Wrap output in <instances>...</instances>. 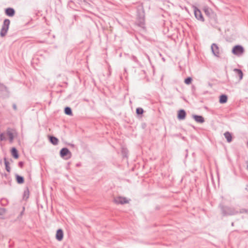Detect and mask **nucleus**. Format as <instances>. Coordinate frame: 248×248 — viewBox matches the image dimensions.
<instances>
[{
  "mask_svg": "<svg viewBox=\"0 0 248 248\" xmlns=\"http://www.w3.org/2000/svg\"><path fill=\"white\" fill-rule=\"evenodd\" d=\"M219 207L223 216H232L238 214V211L236 210L234 208L224 206L221 204H219Z\"/></svg>",
  "mask_w": 248,
  "mask_h": 248,
  "instance_id": "obj_1",
  "label": "nucleus"
},
{
  "mask_svg": "<svg viewBox=\"0 0 248 248\" xmlns=\"http://www.w3.org/2000/svg\"><path fill=\"white\" fill-rule=\"evenodd\" d=\"M10 21L8 19H5L3 23L2 28L0 30V35L1 37H4L6 35L7 31L9 29Z\"/></svg>",
  "mask_w": 248,
  "mask_h": 248,
  "instance_id": "obj_2",
  "label": "nucleus"
},
{
  "mask_svg": "<svg viewBox=\"0 0 248 248\" xmlns=\"http://www.w3.org/2000/svg\"><path fill=\"white\" fill-rule=\"evenodd\" d=\"M144 14L143 11H142L141 12H138L136 23L140 27L143 28L144 25Z\"/></svg>",
  "mask_w": 248,
  "mask_h": 248,
  "instance_id": "obj_3",
  "label": "nucleus"
},
{
  "mask_svg": "<svg viewBox=\"0 0 248 248\" xmlns=\"http://www.w3.org/2000/svg\"><path fill=\"white\" fill-rule=\"evenodd\" d=\"M244 52V48L240 45L235 46L232 49V53L237 56H241Z\"/></svg>",
  "mask_w": 248,
  "mask_h": 248,
  "instance_id": "obj_4",
  "label": "nucleus"
},
{
  "mask_svg": "<svg viewBox=\"0 0 248 248\" xmlns=\"http://www.w3.org/2000/svg\"><path fill=\"white\" fill-rule=\"evenodd\" d=\"M194 12L195 17L199 20L204 21V18L201 11L196 7H194Z\"/></svg>",
  "mask_w": 248,
  "mask_h": 248,
  "instance_id": "obj_5",
  "label": "nucleus"
},
{
  "mask_svg": "<svg viewBox=\"0 0 248 248\" xmlns=\"http://www.w3.org/2000/svg\"><path fill=\"white\" fill-rule=\"evenodd\" d=\"M211 50L214 56L217 57H219V47L216 44L214 43L211 45Z\"/></svg>",
  "mask_w": 248,
  "mask_h": 248,
  "instance_id": "obj_6",
  "label": "nucleus"
},
{
  "mask_svg": "<svg viewBox=\"0 0 248 248\" xmlns=\"http://www.w3.org/2000/svg\"><path fill=\"white\" fill-rule=\"evenodd\" d=\"M5 134L6 135V138L8 137L9 139L10 142L12 143L14 139V131L11 129H8Z\"/></svg>",
  "mask_w": 248,
  "mask_h": 248,
  "instance_id": "obj_7",
  "label": "nucleus"
},
{
  "mask_svg": "<svg viewBox=\"0 0 248 248\" xmlns=\"http://www.w3.org/2000/svg\"><path fill=\"white\" fill-rule=\"evenodd\" d=\"M71 155V152L67 148H63L60 151V155L62 157H64L68 155H69V158H70Z\"/></svg>",
  "mask_w": 248,
  "mask_h": 248,
  "instance_id": "obj_8",
  "label": "nucleus"
},
{
  "mask_svg": "<svg viewBox=\"0 0 248 248\" xmlns=\"http://www.w3.org/2000/svg\"><path fill=\"white\" fill-rule=\"evenodd\" d=\"M114 202L117 204H123L128 202V200L125 198L118 197L114 199Z\"/></svg>",
  "mask_w": 248,
  "mask_h": 248,
  "instance_id": "obj_9",
  "label": "nucleus"
},
{
  "mask_svg": "<svg viewBox=\"0 0 248 248\" xmlns=\"http://www.w3.org/2000/svg\"><path fill=\"white\" fill-rule=\"evenodd\" d=\"M63 232L62 229H59L57 230L56 234V238L58 241H61L63 239Z\"/></svg>",
  "mask_w": 248,
  "mask_h": 248,
  "instance_id": "obj_10",
  "label": "nucleus"
},
{
  "mask_svg": "<svg viewBox=\"0 0 248 248\" xmlns=\"http://www.w3.org/2000/svg\"><path fill=\"white\" fill-rule=\"evenodd\" d=\"M186 112L184 109L178 111L177 118L179 120H184L186 118Z\"/></svg>",
  "mask_w": 248,
  "mask_h": 248,
  "instance_id": "obj_11",
  "label": "nucleus"
},
{
  "mask_svg": "<svg viewBox=\"0 0 248 248\" xmlns=\"http://www.w3.org/2000/svg\"><path fill=\"white\" fill-rule=\"evenodd\" d=\"M5 13L9 16H13L15 14V11L12 8H8L5 9Z\"/></svg>",
  "mask_w": 248,
  "mask_h": 248,
  "instance_id": "obj_12",
  "label": "nucleus"
},
{
  "mask_svg": "<svg viewBox=\"0 0 248 248\" xmlns=\"http://www.w3.org/2000/svg\"><path fill=\"white\" fill-rule=\"evenodd\" d=\"M193 118L195 121L199 123H203L204 122V118L200 115H193Z\"/></svg>",
  "mask_w": 248,
  "mask_h": 248,
  "instance_id": "obj_13",
  "label": "nucleus"
},
{
  "mask_svg": "<svg viewBox=\"0 0 248 248\" xmlns=\"http://www.w3.org/2000/svg\"><path fill=\"white\" fill-rule=\"evenodd\" d=\"M227 96L225 94H222L219 97V102L221 104H224L227 102Z\"/></svg>",
  "mask_w": 248,
  "mask_h": 248,
  "instance_id": "obj_14",
  "label": "nucleus"
},
{
  "mask_svg": "<svg viewBox=\"0 0 248 248\" xmlns=\"http://www.w3.org/2000/svg\"><path fill=\"white\" fill-rule=\"evenodd\" d=\"M233 71L236 73L237 76L239 77V80H241L243 78V74L241 70L239 69H234Z\"/></svg>",
  "mask_w": 248,
  "mask_h": 248,
  "instance_id": "obj_15",
  "label": "nucleus"
},
{
  "mask_svg": "<svg viewBox=\"0 0 248 248\" xmlns=\"http://www.w3.org/2000/svg\"><path fill=\"white\" fill-rule=\"evenodd\" d=\"M11 154L13 157L15 158H17L19 157L17 150L15 147H13L11 150Z\"/></svg>",
  "mask_w": 248,
  "mask_h": 248,
  "instance_id": "obj_16",
  "label": "nucleus"
},
{
  "mask_svg": "<svg viewBox=\"0 0 248 248\" xmlns=\"http://www.w3.org/2000/svg\"><path fill=\"white\" fill-rule=\"evenodd\" d=\"M49 140L50 142L53 145H57L58 143V139L54 136H50L49 137Z\"/></svg>",
  "mask_w": 248,
  "mask_h": 248,
  "instance_id": "obj_17",
  "label": "nucleus"
},
{
  "mask_svg": "<svg viewBox=\"0 0 248 248\" xmlns=\"http://www.w3.org/2000/svg\"><path fill=\"white\" fill-rule=\"evenodd\" d=\"M224 135L225 137V138L226 139L227 141L228 142H230L231 141H232V135L231 134V133L229 132H226L224 134Z\"/></svg>",
  "mask_w": 248,
  "mask_h": 248,
  "instance_id": "obj_18",
  "label": "nucleus"
},
{
  "mask_svg": "<svg viewBox=\"0 0 248 248\" xmlns=\"http://www.w3.org/2000/svg\"><path fill=\"white\" fill-rule=\"evenodd\" d=\"M16 180L18 184H21L24 183L23 177L19 175H16Z\"/></svg>",
  "mask_w": 248,
  "mask_h": 248,
  "instance_id": "obj_19",
  "label": "nucleus"
},
{
  "mask_svg": "<svg viewBox=\"0 0 248 248\" xmlns=\"http://www.w3.org/2000/svg\"><path fill=\"white\" fill-rule=\"evenodd\" d=\"M64 113L68 115H72V111L70 107H66L64 108Z\"/></svg>",
  "mask_w": 248,
  "mask_h": 248,
  "instance_id": "obj_20",
  "label": "nucleus"
},
{
  "mask_svg": "<svg viewBox=\"0 0 248 248\" xmlns=\"http://www.w3.org/2000/svg\"><path fill=\"white\" fill-rule=\"evenodd\" d=\"M4 160L6 170L9 172L11 170L10 167L9 166V162L6 160V158L5 157L4 158Z\"/></svg>",
  "mask_w": 248,
  "mask_h": 248,
  "instance_id": "obj_21",
  "label": "nucleus"
},
{
  "mask_svg": "<svg viewBox=\"0 0 248 248\" xmlns=\"http://www.w3.org/2000/svg\"><path fill=\"white\" fill-rule=\"evenodd\" d=\"M7 138L5 133H1L0 134V140L1 141L5 140Z\"/></svg>",
  "mask_w": 248,
  "mask_h": 248,
  "instance_id": "obj_22",
  "label": "nucleus"
},
{
  "mask_svg": "<svg viewBox=\"0 0 248 248\" xmlns=\"http://www.w3.org/2000/svg\"><path fill=\"white\" fill-rule=\"evenodd\" d=\"M136 113L138 115L142 114L143 113V109L141 108H138L136 109Z\"/></svg>",
  "mask_w": 248,
  "mask_h": 248,
  "instance_id": "obj_23",
  "label": "nucleus"
},
{
  "mask_svg": "<svg viewBox=\"0 0 248 248\" xmlns=\"http://www.w3.org/2000/svg\"><path fill=\"white\" fill-rule=\"evenodd\" d=\"M204 12L206 15L210 16L211 14H212V11L209 8L205 9Z\"/></svg>",
  "mask_w": 248,
  "mask_h": 248,
  "instance_id": "obj_24",
  "label": "nucleus"
},
{
  "mask_svg": "<svg viewBox=\"0 0 248 248\" xmlns=\"http://www.w3.org/2000/svg\"><path fill=\"white\" fill-rule=\"evenodd\" d=\"M192 80V79L191 78L188 77L185 79V83L186 84H189L190 83H191Z\"/></svg>",
  "mask_w": 248,
  "mask_h": 248,
  "instance_id": "obj_25",
  "label": "nucleus"
},
{
  "mask_svg": "<svg viewBox=\"0 0 248 248\" xmlns=\"http://www.w3.org/2000/svg\"><path fill=\"white\" fill-rule=\"evenodd\" d=\"M238 213H247L248 214V210L245 209H241L238 211Z\"/></svg>",
  "mask_w": 248,
  "mask_h": 248,
  "instance_id": "obj_26",
  "label": "nucleus"
},
{
  "mask_svg": "<svg viewBox=\"0 0 248 248\" xmlns=\"http://www.w3.org/2000/svg\"><path fill=\"white\" fill-rule=\"evenodd\" d=\"M131 60H133V61H134L135 62H137V63H138V59H137V57H135V56H132L131 57Z\"/></svg>",
  "mask_w": 248,
  "mask_h": 248,
  "instance_id": "obj_27",
  "label": "nucleus"
},
{
  "mask_svg": "<svg viewBox=\"0 0 248 248\" xmlns=\"http://www.w3.org/2000/svg\"><path fill=\"white\" fill-rule=\"evenodd\" d=\"M5 88L6 87L0 83V91H3Z\"/></svg>",
  "mask_w": 248,
  "mask_h": 248,
  "instance_id": "obj_28",
  "label": "nucleus"
},
{
  "mask_svg": "<svg viewBox=\"0 0 248 248\" xmlns=\"http://www.w3.org/2000/svg\"><path fill=\"white\" fill-rule=\"evenodd\" d=\"M29 192L28 190H27V191H25L24 197L27 196V198H28V196H29Z\"/></svg>",
  "mask_w": 248,
  "mask_h": 248,
  "instance_id": "obj_29",
  "label": "nucleus"
},
{
  "mask_svg": "<svg viewBox=\"0 0 248 248\" xmlns=\"http://www.w3.org/2000/svg\"><path fill=\"white\" fill-rule=\"evenodd\" d=\"M78 0V3L79 4H82L83 2H85V0Z\"/></svg>",
  "mask_w": 248,
  "mask_h": 248,
  "instance_id": "obj_30",
  "label": "nucleus"
},
{
  "mask_svg": "<svg viewBox=\"0 0 248 248\" xmlns=\"http://www.w3.org/2000/svg\"><path fill=\"white\" fill-rule=\"evenodd\" d=\"M18 165L20 167L22 168L23 166V162L21 161L19 162L18 163Z\"/></svg>",
  "mask_w": 248,
  "mask_h": 248,
  "instance_id": "obj_31",
  "label": "nucleus"
},
{
  "mask_svg": "<svg viewBox=\"0 0 248 248\" xmlns=\"http://www.w3.org/2000/svg\"><path fill=\"white\" fill-rule=\"evenodd\" d=\"M13 108L14 110H16V109H17L16 106L15 104H13Z\"/></svg>",
  "mask_w": 248,
  "mask_h": 248,
  "instance_id": "obj_32",
  "label": "nucleus"
},
{
  "mask_svg": "<svg viewBox=\"0 0 248 248\" xmlns=\"http://www.w3.org/2000/svg\"><path fill=\"white\" fill-rule=\"evenodd\" d=\"M246 164H247V169L248 170V161L246 162Z\"/></svg>",
  "mask_w": 248,
  "mask_h": 248,
  "instance_id": "obj_33",
  "label": "nucleus"
},
{
  "mask_svg": "<svg viewBox=\"0 0 248 248\" xmlns=\"http://www.w3.org/2000/svg\"><path fill=\"white\" fill-rule=\"evenodd\" d=\"M146 56H147V57L148 58V59H149V56H148V55H146Z\"/></svg>",
  "mask_w": 248,
  "mask_h": 248,
  "instance_id": "obj_34",
  "label": "nucleus"
},
{
  "mask_svg": "<svg viewBox=\"0 0 248 248\" xmlns=\"http://www.w3.org/2000/svg\"><path fill=\"white\" fill-rule=\"evenodd\" d=\"M233 224H234V223H233V222H232V226H233Z\"/></svg>",
  "mask_w": 248,
  "mask_h": 248,
  "instance_id": "obj_35",
  "label": "nucleus"
}]
</instances>
